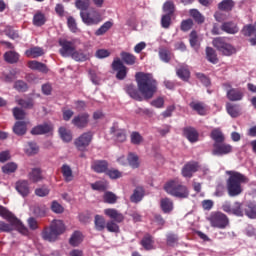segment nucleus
I'll return each instance as SVG.
<instances>
[{"label":"nucleus","mask_w":256,"mask_h":256,"mask_svg":"<svg viewBox=\"0 0 256 256\" xmlns=\"http://www.w3.org/2000/svg\"><path fill=\"white\" fill-rule=\"evenodd\" d=\"M142 142H143V136H141V134H139L138 132H132L131 143H133V145H139Z\"/></svg>","instance_id":"nucleus-60"},{"label":"nucleus","mask_w":256,"mask_h":256,"mask_svg":"<svg viewBox=\"0 0 256 256\" xmlns=\"http://www.w3.org/2000/svg\"><path fill=\"white\" fill-rule=\"evenodd\" d=\"M13 132L15 135H25V133H27V122H16L13 127Z\"/></svg>","instance_id":"nucleus-27"},{"label":"nucleus","mask_w":256,"mask_h":256,"mask_svg":"<svg viewBox=\"0 0 256 256\" xmlns=\"http://www.w3.org/2000/svg\"><path fill=\"white\" fill-rule=\"evenodd\" d=\"M59 45L61 47L59 51L62 57H71V54L75 51V44L67 39H60Z\"/></svg>","instance_id":"nucleus-12"},{"label":"nucleus","mask_w":256,"mask_h":256,"mask_svg":"<svg viewBox=\"0 0 256 256\" xmlns=\"http://www.w3.org/2000/svg\"><path fill=\"white\" fill-rule=\"evenodd\" d=\"M61 172H62L64 181H66V183H71V181H73L74 176H73V170L71 169V166L64 164L61 168Z\"/></svg>","instance_id":"nucleus-23"},{"label":"nucleus","mask_w":256,"mask_h":256,"mask_svg":"<svg viewBox=\"0 0 256 256\" xmlns=\"http://www.w3.org/2000/svg\"><path fill=\"white\" fill-rule=\"evenodd\" d=\"M141 245L144 247V249H146V251H151V249H153V237L146 234L141 240Z\"/></svg>","instance_id":"nucleus-36"},{"label":"nucleus","mask_w":256,"mask_h":256,"mask_svg":"<svg viewBox=\"0 0 256 256\" xmlns=\"http://www.w3.org/2000/svg\"><path fill=\"white\" fill-rule=\"evenodd\" d=\"M13 115L15 117V119H25V111L21 110V108H14L13 109Z\"/></svg>","instance_id":"nucleus-64"},{"label":"nucleus","mask_w":256,"mask_h":256,"mask_svg":"<svg viewBox=\"0 0 256 256\" xmlns=\"http://www.w3.org/2000/svg\"><path fill=\"white\" fill-rule=\"evenodd\" d=\"M80 16L85 25H97L102 21L101 13H99L97 10H93L90 13L82 11Z\"/></svg>","instance_id":"nucleus-9"},{"label":"nucleus","mask_w":256,"mask_h":256,"mask_svg":"<svg viewBox=\"0 0 256 256\" xmlns=\"http://www.w3.org/2000/svg\"><path fill=\"white\" fill-rule=\"evenodd\" d=\"M126 93H128L129 96L136 101H143V96H141L139 90H137L133 84H130L126 87Z\"/></svg>","instance_id":"nucleus-25"},{"label":"nucleus","mask_w":256,"mask_h":256,"mask_svg":"<svg viewBox=\"0 0 256 256\" xmlns=\"http://www.w3.org/2000/svg\"><path fill=\"white\" fill-rule=\"evenodd\" d=\"M4 59L7 63H17L19 61V55L15 51H8L4 54Z\"/></svg>","instance_id":"nucleus-40"},{"label":"nucleus","mask_w":256,"mask_h":256,"mask_svg":"<svg viewBox=\"0 0 256 256\" xmlns=\"http://www.w3.org/2000/svg\"><path fill=\"white\" fill-rule=\"evenodd\" d=\"M38 151L39 147H37V144L33 142L28 143V146L25 148L27 155H35Z\"/></svg>","instance_id":"nucleus-56"},{"label":"nucleus","mask_w":256,"mask_h":256,"mask_svg":"<svg viewBox=\"0 0 256 256\" xmlns=\"http://www.w3.org/2000/svg\"><path fill=\"white\" fill-rule=\"evenodd\" d=\"M83 243V233L80 231H75L70 238V245L77 247Z\"/></svg>","instance_id":"nucleus-30"},{"label":"nucleus","mask_w":256,"mask_h":256,"mask_svg":"<svg viewBox=\"0 0 256 256\" xmlns=\"http://www.w3.org/2000/svg\"><path fill=\"white\" fill-rule=\"evenodd\" d=\"M190 45L195 49V51H198L199 49V39L197 38V32L193 31L190 34Z\"/></svg>","instance_id":"nucleus-49"},{"label":"nucleus","mask_w":256,"mask_h":256,"mask_svg":"<svg viewBox=\"0 0 256 256\" xmlns=\"http://www.w3.org/2000/svg\"><path fill=\"white\" fill-rule=\"evenodd\" d=\"M106 229L110 233H119V225H117V223H115L113 221H108L106 223Z\"/></svg>","instance_id":"nucleus-59"},{"label":"nucleus","mask_w":256,"mask_h":256,"mask_svg":"<svg viewBox=\"0 0 256 256\" xmlns=\"http://www.w3.org/2000/svg\"><path fill=\"white\" fill-rule=\"evenodd\" d=\"M75 5L80 11H87L91 5V0H76Z\"/></svg>","instance_id":"nucleus-48"},{"label":"nucleus","mask_w":256,"mask_h":256,"mask_svg":"<svg viewBox=\"0 0 256 256\" xmlns=\"http://www.w3.org/2000/svg\"><path fill=\"white\" fill-rule=\"evenodd\" d=\"M136 82L144 99H151L157 93V81L153 79L152 74L138 72L136 73Z\"/></svg>","instance_id":"nucleus-1"},{"label":"nucleus","mask_w":256,"mask_h":256,"mask_svg":"<svg viewBox=\"0 0 256 256\" xmlns=\"http://www.w3.org/2000/svg\"><path fill=\"white\" fill-rule=\"evenodd\" d=\"M191 109L193 111H197L198 115H206L207 114V106L201 102H191L190 103Z\"/></svg>","instance_id":"nucleus-28"},{"label":"nucleus","mask_w":256,"mask_h":256,"mask_svg":"<svg viewBox=\"0 0 256 256\" xmlns=\"http://www.w3.org/2000/svg\"><path fill=\"white\" fill-rule=\"evenodd\" d=\"M159 57L161 61H164V63H169V61H171V52H169L167 49L161 48L159 50Z\"/></svg>","instance_id":"nucleus-51"},{"label":"nucleus","mask_w":256,"mask_h":256,"mask_svg":"<svg viewBox=\"0 0 256 256\" xmlns=\"http://www.w3.org/2000/svg\"><path fill=\"white\" fill-rule=\"evenodd\" d=\"M91 141H93V134L86 132L75 140V145L79 151H85L91 145Z\"/></svg>","instance_id":"nucleus-10"},{"label":"nucleus","mask_w":256,"mask_h":256,"mask_svg":"<svg viewBox=\"0 0 256 256\" xmlns=\"http://www.w3.org/2000/svg\"><path fill=\"white\" fill-rule=\"evenodd\" d=\"M15 89H17V91H21V92H25L28 89L27 83H25L22 80H18L15 82L14 84Z\"/></svg>","instance_id":"nucleus-62"},{"label":"nucleus","mask_w":256,"mask_h":256,"mask_svg":"<svg viewBox=\"0 0 256 256\" xmlns=\"http://www.w3.org/2000/svg\"><path fill=\"white\" fill-rule=\"evenodd\" d=\"M60 137L66 143H69L73 139V134H71V130H67L65 127H61L59 129Z\"/></svg>","instance_id":"nucleus-42"},{"label":"nucleus","mask_w":256,"mask_h":256,"mask_svg":"<svg viewBox=\"0 0 256 256\" xmlns=\"http://www.w3.org/2000/svg\"><path fill=\"white\" fill-rule=\"evenodd\" d=\"M0 215L10 222V224L0 222V231L9 232L16 229V231H19L22 235L29 234V230L23 225V223H21V220L17 219L13 213L6 210L3 206H0Z\"/></svg>","instance_id":"nucleus-2"},{"label":"nucleus","mask_w":256,"mask_h":256,"mask_svg":"<svg viewBox=\"0 0 256 256\" xmlns=\"http://www.w3.org/2000/svg\"><path fill=\"white\" fill-rule=\"evenodd\" d=\"M72 123L75 125V127L83 129V127H87V123H89V115L80 114L78 116H75L72 120Z\"/></svg>","instance_id":"nucleus-18"},{"label":"nucleus","mask_w":256,"mask_h":256,"mask_svg":"<svg viewBox=\"0 0 256 256\" xmlns=\"http://www.w3.org/2000/svg\"><path fill=\"white\" fill-rule=\"evenodd\" d=\"M112 69L114 71H117L116 77L117 79L123 80L125 77H127V67L123 65V62H121V59L115 58L112 63Z\"/></svg>","instance_id":"nucleus-13"},{"label":"nucleus","mask_w":256,"mask_h":256,"mask_svg":"<svg viewBox=\"0 0 256 256\" xmlns=\"http://www.w3.org/2000/svg\"><path fill=\"white\" fill-rule=\"evenodd\" d=\"M5 33L10 39H19V33L11 27H7Z\"/></svg>","instance_id":"nucleus-63"},{"label":"nucleus","mask_w":256,"mask_h":256,"mask_svg":"<svg viewBox=\"0 0 256 256\" xmlns=\"http://www.w3.org/2000/svg\"><path fill=\"white\" fill-rule=\"evenodd\" d=\"M28 179L32 183H39L43 180V175L41 174V169L33 168L32 171L28 174Z\"/></svg>","instance_id":"nucleus-26"},{"label":"nucleus","mask_w":256,"mask_h":256,"mask_svg":"<svg viewBox=\"0 0 256 256\" xmlns=\"http://www.w3.org/2000/svg\"><path fill=\"white\" fill-rule=\"evenodd\" d=\"M226 109H227V113H229L232 117L239 116V107L238 106L228 103L226 105Z\"/></svg>","instance_id":"nucleus-53"},{"label":"nucleus","mask_w":256,"mask_h":256,"mask_svg":"<svg viewBox=\"0 0 256 256\" xmlns=\"http://www.w3.org/2000/svg\"><path fill=\"white\" fill-rule=\"evenodd\" d=\"M212 155L221 157L223 155H229L233 151V146L224 142H218L213 144Z\"/></svg>","instance_id":"nucleus-11"},{"label":"nucleus","mask_w":256,"mask_h":256,"mask_svg":"<svg viewBox=\"0 0 256 256\" xmlns=\"http://www.w3.org/2000/svg\"><path fill=\"white\" fill-rule=\"evenodd\" d=\"M151 105L152 107H156V109H163L165 105V99L163 97H158L151 102Z\"/></svg>","instance_id":"nucleus-61"},{"label":"nucleus","mask_w":256,"mask_h":256,"mask_svg":"<svg viewBox=\"0 0 256 256\" xmlns=\"http://www.w3.org/2000/svg\"><path fill=\"white\" fill-rule=\"evenodd\" d=\"M196 171H199V163L188 162L182 169V175L183 177L191 178Z\"/></svg>","instance_id":"nucleus-16"},{"label":"nucleus","mask_w":256,"mask_h":256,"mask_svg":"<svg viewBox=\"0 0 256 256\" xmlns=\"http://www.w3.org/2000/svg\"><path fill=\"white\" fill-rule=\"evenodd\" d=\"M113 27V22L112 21H107L105 22L98 30H96L95 35L97 37H101V35H105L109 29Z\"/></svg>","instance_id":"nucleus-39"},{"label":"nucleus","mask_w":256,"mask_h":256,"mask_svg":"<svg viewBox=\"0 0 256 256\" xmlns=\"http://www.w3.org/2000/svg\"><path fill=\"white\" fill-rule=\"evenodd\" d=\"M229 178L227 180L228 195L230 197H237L243 193V186L245 183H249V178L247 176L237 172V171H227Z\"/></svg>","instance_id":"nucleus-4"},{"label":"nucleus","mask_w":256,"mask_h":256,"mask_svg":"<svg viewBox=\"0 0 256 256\" xmlns=\"http://www.w3.org/2000/svg\"><path fill=\"white\" fill-rule=\"evenodd\" d=\"M163 213H171L173 211V201L169 198H163L160 202Z\"/></svg>","instance_id":"nucleus-32"},{"label":"nucleus","mask_w":256,"mask_h":256,"mask_svg":"<svg viewBox=\"0 0 256 256\" xmlns=\"http://www.w3.org/2000/svg\"><path fill=\"white\" fill-rule=\"evenodd\" d=\"M104 215L115 223H123L125 216L115 208H107L104 210Z\"/></svg>","instance_id":"nucleus-14"},{"label":"nucleus","mask_w":256,"mask_h":256,"mask_svg":"<svg viewBox=\"0 0 256 256\" xmlns=\"http://www.w3.org/2000/svg\"><path fill=\"white\" fill-rule=\"evenodd\" d=\"M25 55L31 59H37V57H42V55H45V50L36 46L26 50Z\"/></svg>","instance_id":"nucleus-21"},{"label":"nucleus","mask_w":256,"mask_h":256,"mask_svg":"<svg viewBox=\"0 0 256 256\" xmlns=\"http://www.w3.org/2000/svg\"><path fill=\"white\" fill-rule=\"evenodd\" d=\"M211 139H213L214 143H223L225 141V136L221 129L216 128L211 132Z\"/></svg>","instance_id":"nucleus-33"},{"label":"nucleus","mask_w":256,"mask_h":256,"mask_svg":"<svg viewBox=\"0 0 256 256\" xmlns=\"http://www.w3.org/2000/svg\"><path fill=\"white\" fill-rule=\"evenodd\" d=\"M212 45L222 53V55H226L227 57L234 55V53H237V49L235 46H233L231 43H229V40L224 37H217L214 38L212 41Z\"/></svg>","instance_id":"nucleus-7"},{"label":"nucleus","mask_w":256,"mask_h":256,"mask_svg":"<svg viewBox=\"0 0 256 256\" xmlns=\"http://www.w3.org/2000/svg\"><path fill=\"white\" fill-rule=\"evenodd\" d=\"M65 233V224L61 220L52 221L49 228L42 232L44 241H56L59 235Z\"/></svg>","instance_id":"nucleus-6"},{"label":"nucleus","mask_w":256,"mask_h":256,"mask_svg":"<svg viewBox=\"0 0 256 256\" xmlns=\"http://www.w3.org/2000/svg\"><path fill=\"white\" fill-rule=\"evenodd\" d=\"M104 203H109L110 205H113L117 203V195H115L113 192H106L103 196Z\"/></svg>","instance_id":"nucleus-44"},{"label":"nucleus","mask_w":256,"mask_h":256,"mask_svg":"<svg viewBox=\"0 0 256 256\" xmlns=\"http://www.w3.org/2000/svg\"><path fill=\"white\" fill-rule=\"evenodd\" d=\"M45 21H47L45 19V14L41 13V12H37L34 17H33V24L36 27H41L43 25H45Z\"/></svg>","instance_id":"nucleus-41"},{"label":"nucleus","mask_w":256,"mask_h":256,"mask_svg":"<svg viewBox=\"0 0 256 256\" xmlns=\"http://www.w3.org/2000/svg\"><path fill=\"white\" fill-rule=\"evenodd\" d=\"M94 191H105L107 189V181H98L91 184Z\"/></svg>","instance_id":"nucleus-54"},{"label":"nucleus","mask_w":256,"mask_h":256,"mask_svg":"<svg viewBox=\"0 0 256 256\" xmlns=\"http://www.w3.org/2000/svg\"><path fill=\"white\" fill-rule=\"evenodd\" d=\"M15 189L22 197H27L31 193L29 181L27 180H18L16 182Z\"/></svg>","instance_id":"nucleus-15"},{"label":"nucleus","mask_w":256,"mask_h":256,"mask_svg":"<svg viewBox=\"0 0 256 256\" xmlns=\"http://www.w3.org/2000/svg\"><path fill=\"white\" fill-rule=\"evenodd\" d=\"M177 75L182 79L183 81H187L189 79L191 73L189 72V68L187 67H181L177 70Z\"/></svg>","instance_id":"nucleus-47"},{"label":"nucleus","mask_w":256,"mask_h":256,"mask_svg":"<svg viewBox=\"0 0 256 256\" xmlns=\"http://www.w3.org/2000/svg\"><path fill=\"white\" fill-rule=\"evenodd\" d=\"M16 102L20 107H23L24 109H31L33 107V100L31 99H17Z\"/></svg>","instance_id":"nucleus-57"},{"label":"nucleus","mask_w":256,"mask_h":256,"mask_svg":"<svg viewBox=\"0 0 256 256\" xmlns=\"http://www.w3.org/2000/svg\"><path fill=\"white\" fill-rule=\"evenodd\" d=\"M184 136L190 141V143H197L199 141V133L195 128L188 127L184 129Z\"/></svg>","instance_id":"nucleus-20"},{"label":"nucleus","mask_w":256,"mask_h":256,"mask_svg":"<svg viewBox=\"0 0 256 256\" xmlns=\"http://www.w3.org/2000/svg\"><path fill=\"white\" fill-rule=\"evenodd\" d=\"M107 227V224L105 223V218L101 215L95 216V228L97 231H103Z\"/></svg>","instance_id":"nucleus-43"},{"label":"nucleus","mask_w":256,"mask_h":256,"mask_svg":"<svg viewBox=\"0 0 256 256\" xmlns=\"http://www.w3.org/2000/svg\"><path fill=\"white\" fill-rule=\"evenodd\" d=\"M221 31L228 33L229 35H235L239 33V27L234 22H224L221 26Z\"/></svg>","instance_id":"nucleus-19"},{"label":"nucleus","mask_w":256,"mask_h":256,"mask_svg":"<svg viewBox=\"0 0 256 256\" xmlns=\"http://www.w3.org/2000/svg\"><path fill=\"white\" fill-rule=\"evenodd\" d=\"M223 211L225 213H229V215H236L237 217H243V210L245 215L249 217V219H256V203L249 202L247 204L241 205L239 202H235L233 207H231L230 202H225L222 205Z\"/></svg>","instance_id":"nucleus-3"},{"label":"nucleus","mask_w":256,"mask_h":256,"mask_svg":"<svg viewBox=\"0 0 256 256\" xmlns=\"http://www.w3.org/2000/svg\"><path fill=\"white\" fill-rule=\"evenodd\" d=\"M189 13L190 16H192V18L196 21V23H203L205 21V17H203L201 12H199L197 9H191Z\"/></svg>","instance_id":"nucleus-45"},{"label":"nucleus","mask_w":256,"mask_h":256,"mask_svg":"<svg viewBox=\"0 0 256 256\" xmlns=\"http://www.w3.org/2000/svg\"><path fill=\"white\" fill-rule=\"evenodd\" d=\"M107 161H95L92 163V169L96 173H105L107 171Z\"/></svg>","instance_id":"nucleus-29"},{"label":"nucleus","mask_w":256,"mask_h":256,"mask_svg":"<svg viewBox=\"0 0 256 256\" xmlns=\"http://www.w3.org/2000/svg\"><path fill=\"white\" fill-rule=\"evenodd\" d=\"M111 55V51L107 49H98L95 53V57L97 59H106V57H109Z\"/></svg>","instance_id":"nucleus-58"},{"label":"nucleus","mask_w":256,"mask_h":256,"mask_svg":"<svg viewBox=\"0 0 256 256\" xmlns=\"http://www.w3.org/2000/svg\"><path fill=\"white\" fill-rule=\"evenodd\" d=\"M112 133L115 134L116 140L119 143H123L127 139V136L125 135V130H116L115 128H112Z\"/></svg>","instance_id":"nucleus-55"},{"label":"nucleus","mask_w":256,"mask_h":256,"mask_svg":"<svg viewBox=\"0 0 256 256\" xmlns=\"http://www.w3.org/2000/svg\"><path fill=\"white\" fill-rule=\"evenodd\" d=\"M227 97L230 101H241L243 99V91L240 89H230L227 91Z\"/></svg>","instance_id":"nucleus-24"},{"label":"nucleus","mask_w":256,"mask_h":256,"mask_svg":"<svg viewBox=\"0 0 256 256\" xmlns=\"http://www.w3.org/2000/svg\"><path fill=\"white\" fill-rule=\"evenodd\" d=\"M128 163L132 169H137L139 167V157L137 155L130 153L128 155Z\"/></svg>","instance_id":"nucleus-50"},{"label":"nucleus","mask_w":256,"mask_h":256,"mask_svg":"<svg viewBox=\"0 0 256 256\" xmlns=\"http://www.w3.org/2000/svg\"><path fill=\"white\" fill-rule=\"evenodd\" d=\"M211 227H216V229H225L229 226V217L222 212H212L208 218Z\"/></svg>","instance_id":"nucleus-8"},{"label":"nucleus","mask_w":256,"mask_h":256,"mask_svg":"<svg viewBox=\"0 0 256 256\" xmlns=\"http://www.w3.org/2000/svg\"><path fill=\"white\" fill-rule=\"evenodd\" d=\"M235 7V2L233 0H223L218 4V9L220 11H231Z\"/></svg>","instance_id":"nucleus-38"},{"label":"nucleus","mask_w":256,"mask_h":256,"mask_svg":"<svg viewBox=\"0 0 256 256\" xmlns=\"http://www.w3.org/2000/svg\"><path fill=\"white\" fill-rule=\"evenodd\" d=\"M2 171L7 175L10 173H15L17 171V164L15 162H9L2 167Z\"/></svg>","instance_id":"nucleus-46"},{"label":"nucleus","mask_w":256,"mask_h":256,"mask_svg":"<svg viewBox=\"0 0 256 256\" xmlns=\"http://www.w3.org/2000/svg\"><path fill=\"white\" fill-rule=\"evenodd\" d=\"M144 195H145V190H143V187H137L134 190V193L132 194L130 199L132 203H139V201L143 199Z\"/></svg>","instance_id":"nucleus-31"},{"label":"nucleus","mask_w":256,"mask_h":256,"mask_svg":"<svg viewBox=\"0 0 256 256\" xmlns=\"http://www.w3.org/2000/svg\"><path fill=\"white\" fill-rule=\"evenodd\" d=\"M29 69H32L33 71H40V73H47L49 69H47V66L37 60H31L28 62Z\"/></svg>","instance_id":"nucleus-22"},{"label":"nucleus","mask_w":256,"mask_h":256,"mask_svg":"<svg viewBox=\"0 0 256 256\" xmlns=\"http://www.w3.org/2000/svg\"><path fill=\"white\" fill-rule=\"evenodd\" d=\"M120 55L122 57V61H124L126 65H135V61H137L135 55L128 52H122Z\"/></svg>","instance_id":"nucleus-37"},{"label":"nucleus","mask_w":256,"mask_h":256,"mask_svg":"<svg viewBox=\"0 0 256 256\" xmlns=\"http://www.w3.org/2000/svg\"><path fill=\"white\" fill-rule=\"evenodd\" d=\"M70 57H72L74 61H87V59H89V54H85L82 50H74Z\"/></svg>","instance_id":"nucleus-35"},{"label":"nucleus","mask_w":256,"mask_h":256,"mask_svg":"<svg viewBox=\"0 0 256 256\" xmlns=\"http://www.w3.org/2000/svg\"><path fill=\"white\" fill-rule=\"evenodd\" d=\"M164 190L168 195L177 197L178 199H187L189 197V189L187 186L181 184L178 179L170 180L164 185Z\"/></svg>","instance_id":"nucleus-5"},{"label":"nucleus","mask_w":256,"mask_h":256,"mask_svg":"<svg viewBox=\"0 0 256 256\" xmlns=\"http://www.w3.org/2000/svg\"><path fill=\"white\" fill-rule=\"evenodd\" d=\"M163 11L166 15H173L175 13V4L172 1H167L164 3Z\"/></svg>","instance_id":"nucleus-52"},{"label":"nucleus","mask_w":256,"mask_h":256,"mask_svg":"<svg viewBox=\"0 0 256 256\" xmlns=\"http://www.w3.org/2000/svg\"><path fill=\"white\" fill-rule=\"evenodd\" d=\"M206 59H208V61L210 63H213L214 65H216V63H219V59L217 58V52H215V50L211 47L206 48Z\"/></svg>","instance_id":"nucleus-34"},{"label":"nucleus","mask_w":256,"mask_h":256,"mask_svg":"<svg viewBox=\"0 0 256 256\" xmlns=\"http://www.w3.org/2000/svg\"><path fill=\"white\" fill-rule=\"evenodd\" d=\"M53 131V125L45 123L38 125L31 130L32 135H45L46 133H51Z\"/></svg>","instance_id":"nucleus-17"}]
</instances>
